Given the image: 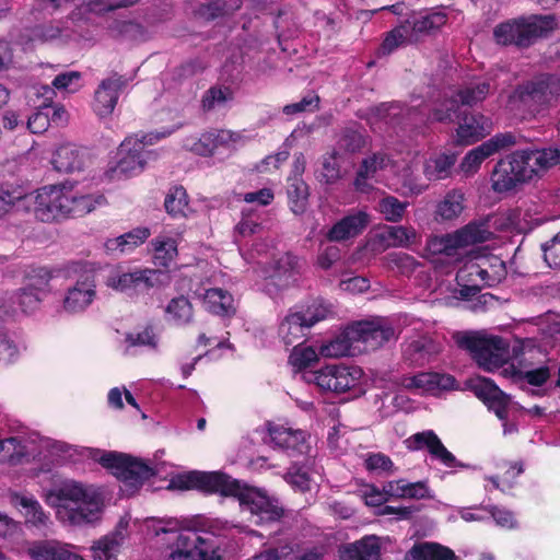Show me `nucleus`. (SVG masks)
<instances>
[{
    "label": "nucleus",
    "mask_w": 560,
    "mask_h": 560,
    "mask_svg": "<svg viewBox=\"0 0 560 560\" xmlns=\"http://www.w3.org/2000/svg\"><path fill=\"white\" fill-rule=\"evenodd\" d=\"M515 168L516 167L511 155L506 159L500 160L495 164L491 174L492 188L494 191H509L521 183Z\"/></svg>",
    "instance_id": "nucleus-33"
},
{
    "label": "nucleus",
    "mask_w": 560,
    "mask_h": 560,
    "mask_svg": "<svg viewBox=\"0 0 560 560\" xmlns=\"http://www.w3.org/2000/svg\"><path fill=\"white\" fill-rule=\"evenodd\" d=\"M124 536L121 532L115 530L104 536L92 546L93 560H117Z\"/></svg>",
    "instance_id": "nucleus-40"
},
{
    "label": "nucleus",
    "mask_w": 560,
    "mask_h": 560,
    "mask_svg": "<svg viewBox=\"0 0 560 560\" xmlns=\"http://www.w3.org/2000/svg\"><path fill=\"white\" fill-rule=\"evenodd\" d=\"M269 435L275 446L303 454L307 451L306 433L283 425L269 427Z\"/></svg>",
    "instance_id": "nucleus-29"
},
{
    "label": "nucleus",
    "mask_w": 560,
    "mask_h": 560,
    "mask_svg": "<svg viewBox=\"0 0 560 560\" xmlns=\"http://www.w3.org/2000/svg\"><path fill=\"white\" fill-rule=\"evenodd\" d=\"M457 122L456 136L460 144L475 143L489 135L492 129V122L488 117L468 108H462Z\"/></svg>",
    "instance_id": "nucleus-17"
},
{
    "label": "nucleus",
    "mask_w": 560,
    "mask_h": 560,
    "mask_svg": "<svg viewBox=\"0 0 560 560\" xmlns=\"http://www.w3.org/2000/svg\"><path fill=\"white\" fill-rule=\"evenodd\" d=\"M124 536L121 532L115 530L104 536L92 546L93 560H117Z\"/></svg>",
    "instance_id": "nucleus-39"
},
{
    "label": "nucleus",
    "mask_w": 560,
    "mask_h": 560,
    "mask_svg": "<svg viewBox=\"0 0 560 560\" xmlns=\"http://www.w3.org/2000/svg\"><path fill=\"white\" fill-rule=\"evenodd\" d=\"M153 264L160 268H170L178 255L177 242L170 236H156L151 241Z\"/></svg>",
    "instance_id": "nucleus-36"
},
{
    "label": "nucleus",
    "mask_w": 560,
    "mask_h": 560,
    "mask_svg": "<svg viewBox=\"0 0 560 560\" xmlns=\"http://www.w3.org/2000/svg\"><path fill=\"white\" fill-rule=\"evenodd\" d=\"M341 155L338 154V151H331L323 155L320 170L318 171L317 178L322 184L332 185L336 184L339 179H341V167L338 163V159Z\"/></svg>",
    "instance_id": "nucleus-45"
},
{
    "label": "nucleus",
    "mask_w": 560,
    "mask_h": 560,
    "mask_svg": "<svg viewBox=\"0 0 560 560\" xmlns=\"http://www.w3.org/2000/svg\"><path fill=\"white\" fill-rule=\"evenodd\" d=\"M18 438L0 440V462L16 464L24 455Z\"/></svg>",
    "instance_id": "nucleus-58"
},
{
    "label": "nucleus",
    "mask_w": 560,
    "mask_h": 560,
    "mask_svg": "<svg viewBox=\"0 0 560 560\" xmlns=\"http://www.w3.org/2000/svg\"><path fill=\"white\" fill-rule=\"evenodd\" d=\"M338 552L341 560H382L381 538L365 535L353 542L341 545Z\"/></svg>",
    "instance_id": "nucleus-22"
},
{
    "label": "nucleus",
    "mask_w": 560,
    "mask_h": 560,
    "mask_svg": "<svg viewBox=\"0 0 560 560\" xmlns=\"http://www.w3.org/2000/svg\"><path fill=\"white\" fill-rule=\"evenodd\" d=\"M310 326L306 324L302 313H290L284 317L279 326V336L283 343L294 346L295 343H303Z\"/></svg>",
    "instance_id": "nucleus-31"
},
{
    "label": "nucleus",
    "mask_w": 560,
    "mask_h": 560,
    "mask_svg": "<svg viewBox=\"0 0 560 560\" xmlns=\"http://www.w3.org/2000/svg\"><path fill=\"white\" fill-rule=\"evenodd\" d=\"M164 208L173 219L186 218L189 211V198L183 186H174L166 194Z\"/></svg>",
    "instance_id": "nucleus-42"
},
{
    "label": "nucleus",
    "mask_w": 560,
    "mask_h": 560,
    "mask_svg": "<svg viewBox=\"0 0 560 560\" xmlns=\"http://www.w3.org/2000/svg\"><path fill=\"white\" fill-rule=\"evenodd\" d=\"M167 560H221V555L212 534L184 529L178 533L175 549Z\"/></svg>",
    "instance_id": "nucleus-9"
},
{
    "label": "nucleus",
    "mask_w": 560,
    "mask_h": 560,
    "mask_svg": "<svg viewBox=\"0 0 560 560\" xmlns=\"http://www.w3.org/2000/svg\"><path fill=\"white\" fill-rule=\"evenodd\" d=\"M350 334L355 343L364 345L365 350H376L394 338L395 330L380 320H361L350 325Z\"/></svg>",
    "instance_id": "nucleus-18"
},
{
    "label": "nucleus",
    "mask_w": 560,
    "mask_h": 560,
    "mask_svg": "<svg viewBox=\"0 0 560 560\" xmlns=\"http://www.w3.org/2000/svg\"><path fill=\"white\" fill-rule=\"evenodd\" d=\"M518 138V136L510 131L494 135L465 154L460 163L462 171L465 173H476L486 159L502 149L517 144Z\"/></svg>",
    "instance_id": "nucleus-15"
},
{
    "label": "nucleus",
    "mask_w": 560,
    "mask_h": 560,
    "mask_svg": "<svg viewBox=\"0 0 560 560\" xmlns=\"http://www.w3.org/2000/svg\"><path fill=\"white\" fill-rule=\"evenodd\" d=\"M52 279V272L46 267H32L30 268L23 279V285L34 290L46 296L50 291V280Z\"/></svg>",
    "instance_id": "nucleus-44"
},
{
    "label": "nucleus",
    "mask_w": 560,
    "mask_h": 560,
    "mask_svg": "<svg viewBox=\"0 0 560 560\" xmlns=\"http://www.w3.org/2000/svg\"><path fill=\"white\" fill-rule=\"evenodd\" d=\"M234 299L231 293L220 288L208 289L203 303L206 308L215 315L232 316L235 314Z\"/></svg>",
    "instance_id": "nucleus-35"
},
{
    "label": "nucleus",
    "mask_w": 560,
    "mask_h": 560,
    "mask_svg": "<svg viewBox=\"0 0 560 560\" xmlns=\"http://www.w3.org/2000/svg\"><path fill=\"white\" fill-rule=\"evenodd\" d=\"M18 357L16 343L7 334L0 331V368L14 363Z\"/></svg>",
    "instance_id": "nucleus-62"
},
{
    "label": "nucleus",
    "mask_w": 560,
    "mask_h": 560,
    "mask_svg": "<svg viewBox=\"0 0 560 560\" xmlns=\"http://www.w3.org/2000/svg\"><path fill=\"white\" fill-rule=\"evenodd\" d=\"M447 22V15L443 12H433L416 19L412 22V31L419 34H430L440 30Z\"/></svg>",
    "instance_id": "nucleus-54"
},
{
    "label": "nucleus",
    "mask_w": 560,
    "mask_h": 560,
    "mask_svg": "<svg viewBox=\"0 0 560 560\" xmlns=\"http://www.w3.org/2000/svg\"><path fill=\"white\" fill-rule=\"evenodd\" d=\"M399 384L408 390H447L454 388L456 378L450 374H442L438 372H420L415 375L401 376Z\"/></svg>",
    "instance_id": "nucleus-25"
},
{
    "label": "nucleus",
    "mask_w": 560,
    "mask_h": 560,
    "mask_svg": "<svg viewBox=\"0 0 560 560\" xmlns=\"http://www.w3.org/2000/svg\"><path fill=\"white\" fill-rule=\"evenodd\" d=\"M171 486L178 490L196 489L205 493H219L222 497H234L243 511H248L256 525L273 523L283 516V509L261 491L242 486L222 471H189L171 480Z\"/></svg>",
    "instance_id": "nucleus-1"
},
{
    "label": "nucleus",
    "mask_w": 560,
    "mask_h": 560,
    "mask_svg": "<svg viewBox=\"0 0 560 560\" xmlns=\"http://www.w3.org/2000/svg\"><path fill=\"white\" fill-rule=\"evenodd\" d=\"M320 97L314 91L308 92L296 103L287 104L282 107V113L287 116H293L300 113H314L319 109Z\"/></svg>",
    "instance_id": "nucleus-56"
},
{
    "label": "nucleus",
    "mask_w": 560,
    "mask_h": 560,
    "mask_svg": "<svg viewBox=\"0 0 560 560\" xmlns=\"http://www.w3.org/2000/svg\"><path fill=\"white\" fill-rule=\"evenodd\" d=\"M44 296L38 292L31 290L23 285L18 291H15L11 300L14 304H18L22 312L30 313L34 312L39 307Z\"/></svg>",
    "instance_id": "nucleus-52"
},
{
    "label": "nucleus",
    "mask_w": 560,
    "mask_h": 560,
    "mask_svg": "<svg viewBox=\"0 0 560 560\" xmlns=\"http://www.w3.org/2000/svg\"><path fill=\"white\" fill-rule=\"evenodd\" d=\"M463 201V194L458 191L448 192L438 205L436 217H440L443 221L457 218L464 209Z\"/></svg>",
    "instance_id": "nucleus-48"
},
{
    "label": "nucleus",
    "mask_w": 560,
    "mask_h": 560,
    "mask_svg": "<svg viewBox=\"0 0 560 560\" xmlns=\"http://www.w3.org/2000/svg\"><path fill=\"white\" fill-rule=\"evenodd\" d=\"M94 490H88L79 483L66 485L58 489L57 498L59 501H65L63 504H75L77 502L84 499Z\"/></svg>",
    "instance_id": "nucleus-60"
},
{
    "label": "nucleus",
    "mask_w": 560,
    "mask_h": 560,
    "mask_svg": "<svg viewBox=\"0 0 560 560\" xmlns=\"http://www.w3.org/2000/svg\"><path fill=\"white\" fill-rule=\"evenodd\" d=\"M560 77L553 73H538L518 83L513 98L530 114H539L558 102Z\"/></svg>",
    "instance_id": "nucleus-5"
},
{
    "label": "nucleus",
    "mask_w": 560,
    "mask_h": 560,
    "mask_svg": "<svg viewBox=\"0 0 560 560\" xmlns=\"http://www.w3.org/2000/svg\"><path fill=\"white\" fill-rule=\"evenodd\" d=\"M105 202L102 195H80L68 183L44 186L35 198V217L42 222L81 218Z\"/></svg>",
    "instance_id": "nucleus-2"
},
{
    "label": "nucleus",
    "mask_w": 560,
    "mask_h": 560,
    "mask_svg": "<svg viewBox=\"0 0 560 560\" xmlns=\"http://www.w3.org/2000/svg\"><path fill=\"white\" fill-rule=\"evenodd\" d=\"M148 136L142 139L128 137L118 148L117 161L115 165L109 166L105 176L109 180H121L141 173L153 155V151L145 149Z\"/></svg>",
    "instance_id": "nucleus-7"
},
{
    "label": "nucleus",
    "mask_w": 560,
    "mask_h": 560,
    "mask_svg": "<svg viewBox=\"0 0 560 560\" xmlns=\"http://www.w3.org/2000/svg\"><path fill=\"white\" fill-rule=\"evenodd\" d=\"M51 163L59 173L81 171L84 166V153L74 144H63L56 150Z\"/></svg>",
    "instance_id": "nucleus-32"
},
{
    "label": "nucleus",
    "mask_w": 560,
    "mask_h": 560,
    "mask_svg": "<svg viewBox=\"0 0 560 560\" xmlns=\"http://www.w3.org/2000/svg\"><path fill=\"white\" fill-rule=\"evenodd\" d=\"M456 163L454 153H441L429 158L423 166V174L429 180L445 179L451 175L452 168Z\"/></svg>",
    "instance_id": "nucleus-37"
},
{
    "label": "nucleus",
    "mask_w": 560,
    "mask_h": 560,
    "mask_svg": "<svg viewBox=\"0 0 560 560\" xmlns=\"http://www.w3.org/2000/svg\"><path fill=\"white\" fill-rule=\"evenodd\" d=\"M128 80L118 73L104 79L94 93L92 104L94 113L100 117L109 116L118 102L119 94L126 88Z\"/></svg>",
    "instance_id": "nucleus-19"
},
{
    "label": "nucleus",
    "mask_w": 560,
    "mask_h": 560,
    "mask_svg": "<svg viewBox=\"0 0 560 560\" xmlns=\"http://www.w3.org/2000/svg\"><path fill=\"white\" fill-rule=\"evenodd\" d=\"M370 215L364 211L349 213L338 220L326 233L330 242H342L360 235L369 225Z\"/></svg>",
    "instance_id": "nucleus-23"
},
{
    "label": "nucleus",
    "mask_w": 560,
    "mask_h": 560,
    "mask_svg": "<svg viewBox=\"0 0 560 560\" xmlns=\"http://www.w3.org/2000/svg\"><path fill=\"white\" fill-rule=\"evenodd\" d=\"M233 100V91L229 86H211L202 96V107L205 110H211L217 105L224 104Z\"/></svg>",
    "instance_id": "nucleus-57"
},
{
    "label": "nucleus",
    "mask_w": 560,
    "mask_h": 560,
    "mask_svg": "<svg viewBox=\"0 0 560 560\" xmlns=\"http://www.w3.org/2000/svg\"><path fill=\"white\" fill-rule=\"evenodd\" d=\"M515 170L521 183L530 180L541 171L560 163V151L558 149H525L517 150L511 154Z\"/></svg>",
    "instance_id": "nucleus-11"
},
{
    "label": "nucleus",
    "mask_w": 560,
    "mask_h": 560,
    "mask_svg": "<svg viewBox=\"0 0 560 560\" xmlns=\"http://www.w3.org/2000/svg\"><path fill=\"white\" fill-rule=\"evenodd\" d=\"M301 313L310 328L322 320L336 316L334 304L322 298L312 300Z\"/></svg>",
    "instance_id": "nucleus-43"
},
{
    "label": "nucleus",
    "mask_w": 560,
    "mask_h": 560,
    "mask_svg": "<svg viewBox=\"0 0 560 560\" xmlns=\"http://www.w3.org/2000/svg\"><path fill=\"white\" fill-rule=\"evenodd\" d=\"M368 142L369 136L364 127L358 121H351L339 130L334 151H338L339 155L359 154Z\"/></svg>",
    "instance_id": "nucleus-24"
},
{
    "label": "nucleus",
    "mask_w": 560,
    "mask_h": 560,
    "mask_svg": "<svg viewBox=\"0 0 560 560\" xmlns=\"http://www.w3.org/2000/svg\"><path fill=\"white\" fill-rule=\"evenodd\" d=\"M545 262L555 269H560V231L541 245Z\"/></svg>",
    "instance_id": "nucleus-63"
},
{
    "label": "nucleus",
    "mask_w": 560,
    "mask_h": 560,
    "mask_svg": "<svg viewBox=\"0 0 560 560\" xmlns=\"http://www.w3.org/2000/svg\"><path fill=\"white\" fill-rule=\"evenodd\" d=\"M454 339L458 348L467 350L474 361L487 372L500 369L509 360L510 346L502 337L465 331L457 332Z\"/></svg>",
    "instance_id": "nucleus-4"
},
{
    "label": "nucleus",
    "mask_w": 560,
    "mask_h": 560,
    "mask_svg": "<svg viewBox=\"0 0 560 560\" xmlns=\"http://www.w3.org/2000/svg\"><path fill=\"white\" fill-rule=\"evenodd\" d=\"M489 89L490 84L488 82H479L472 86L460 89L455 98L458 101L460 108L463 106L471 107L486 98Z\"/></svg>",
    "instance_id": "nucleus-50"
},
{
    "label": "nucleus",
    "mask_w": 560,
    "mask_h": 560,
    "mask_svg": "<svg viewBox=\"0 0 560 560\" xmlns=\"http://www.w3.org/2000/svg\"><path fill=\"white\" fill-rule=\"evenodd\" d=\"M491 232L483 223L470 222L451 234L432 235L427 240L425 250L431 255L453 257L459 248L483 243L490 238Z\"/></svg>",
    "instance_id": "nucleus-8"
},
{
    "label": "nucleus",
    "mask_w": 560,
    "mask_h": 560,
    "mask_svg": "<svg viewBox=\"0 0 560 560\" xmlns=\"http://www.w3.org/2000/svg\"><path fill=\"white\" fill-rule=\"evenodd\" d=\"M32 560H84L57 540H35L26 550Z\"/></svg>",
    "instance_id": "nucleus-27"
},
{
    "label": "nucleus",
    "mask_w": 560,
    "mask_h": 560,
    "mask_svg": "<svg viewBox=\"0 0 560 560\" xmlns=\"http://www.w3.org/2000/svg\"><path fill=\"white\" fill-rule=\"evenodd\" d=\"M16 503L25 509V520L34 526H46L49 517L33 497H16Z\"/></svg>",
    "instance_id": "nucleus-47"
},
{
    "label": "nucleus",
    "mask_w": 560,
    "mask_h": 560,
    "mask_svg": "<svg viewBox=\"0 0 560 560\" xmlns=\"http://www.w3.org/2000/svg\"><path fill=\"white\" fill-rule=\"evenodd\" d=\"M284 478L294 489L301 492H305L311 489V478L304 467L296 465L291 466Z\"/></svg>",
    "instance_id": "nucleus-59"
},
{
    "label": "nucleus",
    "mask_w": 560,
    "mask_h": 560,
    "mask_svg": "<svg viewBox=\"0 0 560 560\" xmlns=\"http://www.w3.org/2000/svg\"><path fill=\"white\" fill-rule=\"evenodd\" d=\"M158 340V335L152 324L145 325L141 330L128 332L126 335V342L130 347H148L150 349H156Z\"/></svg>",
    "instance_id": "nucleus-55"
},
{
    "label": "nucleus",
    "mask_w": 560,
    "mask_h": 560,
    "mask_svg": "<svg viewBox=\"0 0 560 560\" xmlns=\"http://www.w3.org/2000/svg\"><path fill=\"white\" fill-rule=\"evenodd\" d=\"M408 202H402L394 196H386L378 201V211L388 222H399L406 212Z\"/></svg>",
    "instance_id": "nucleus-51"
},
{
    "label": "nucleus",
    "mask_w": 560,
    "mask_h": 560,
    "mask_svg": "<svg viewBox=\"0 0 560 560\" xmlns=\"http://www.w3.org/2000/svg\"><path fill=\"white\" fill-rule=\"evenodd\" d=\"M102 506L103 498L101 493L93 491L73 505L60 504L61 510L59 513H63V516L67 517L72 525H84L100 518Z\"/></svg>",
    "instance_id": "nucleus-20"
},
{
    "label": "nucleus",
    "mask_w": 560,
    "mask_h": 560,
    "mask_svg": "<svg viewBox=\"0 0 560 560\" xmlns=\"http://www.w3.org/2000/svg\"><path fill=\"white\" fill-rule=\"evenodd\" d=\"M405 560H459L450 547L433 541L416 542L405 555Z\"/></svg>",
    "instance_id": "nucleus-30"
},
{
    "label": "nucleus",
    "mask_w": 560,
    "mask_h": 560,
    "mask_svg": "<svg viewBox=\"0 0 560 560\" xmlns=\"http://www.w3.org/2000/svg\"><path fill=\"white\" fill-rule=\"evenodd\" d=\"M407 28L405 26H397L386 34L381 50L384 55L392 54L395 49L406 43Z\"/></svg>",
    "instance_id": "nucleus-64"
},
{
    "label": "nucleus",
    "mask_w": 560,
    "mask_h": 560,
    "mask_svg": "<svg viewBox=\"0 0 560 560\" xmlns=\"http://www.w3.org/2000/svg\"><path fill=\"white\" fill-rule=\"evenodd\" d=\"M228 131H207L200 137H187L183 140V148L200 156H211L217 148L230 139Z\"/></svg>",
    "instance_id": "nucleus-28"
},
{
    "label": "nucleus",
    "mask_w": 560,
    "mask_h": 560,
    "mask_svg": "<svg viewBox=\"0 0 560 560\" xmlns=\"http://www.w3.org/2000/svg\"><path fill=\"white\" fill-rule=\"evenodd\" d=\"M151 235L149 228L138 226L131 231L105 242V248L108 253L119 252L121 254L132 252L142 245Z\"/></svg>",
    "instance_id": "nucleus-34"
},
{
    "label": "nucleus",
    "mask_w": 560,
    "mask_h": 560,
    "mask_svg": "<svg viewBox=\"0 0 560 560\" xmlns=\"http://www.w3.org/2000/svg\"><path fill=\"white\" fill-rule=\"evenodd\" d=\"M406 447L411 452L427 450L430 456L446 467L458 466L457 459L451 453L433 430H424L410 435L406 441Z\"/></svg>",
    "instance_id": "nucleus-16"
},
{
    "label": "nucleus",
    "mask_w": 560,
    "mask_h": 560,
    "mask_svg": "<svg viewBox=\"0 0 560 560\" xmlns=\"http://www.w3.org/2000/svg\"><path fill=\"white\" fill-rule=\"evenodd\" d=\"M98 463L104 468L109 469L125 485L136 489L155 475V470L151 466L124 453L105 452Z\"/></svg>",
    "instance_id": "nucleus-10"
},
{
    "label": "nucleus",
    "mask_w": 560,
    "mask_h": 560,
    "mask_svg": "<svg viewBox=\"0 0 560 560\" xmlns=\"http://www.w3.org/2000/svg\"><path fill=\"white\" fill-rule=\"evenodd\" d=\"M288 201L294 214H302L308 206V185L301 177L290 178L287 188Z\"/></svg>",
    "instance_id": "nucleus-41"
},
{
    "label": "nucleus",
    "mask_w": 560,
    "mask_h": 560,
    "mask_svg": "<svg viewBox=\"0 0 560 560\" xmlns=\"http://www.w3.org/2000/svg\"><path fill=\"white\" fill-rule=\"evenodd\" d=\"M166 313L178 326L190 323L194 315L192 305L184 295L172 299L166 306Z\"/></svg>",
    "instance_id": "nucleus-46"
},
{
    "label": "nucleus",
    "mask_w": 560,
    "mask_h": 560,
    "mask_svg": "<svg viewBox=\"0 0 560 560\" xmlns=\"http://www.w3.org/2000/svg\"><path fill=\"white\" fill-rule=\"evenodd\" d=\"M354 343V336L350 334V325H348L339 335L322 345L320 354L326 358L352 355V347Z\"/></svg>",
    "instance_id": "nucleus-38"
},
{
    "label": "nucleus",
    "mask_w": 560,
    "mask_h": 560,
    "mask_svg": "<svg viewBox=\"0 0 560 560\" xmlns=\"http://www.w3.org/2000/svg\"><path fill=\"white\" fill-rule=\"evenodd\" d=\"M305 261L292 254L285 253L276 261L272 275L273 283L279 289H285L294 285L301 276Z\"/></svg>",
    "instance_id": "nucleus-26"
},
{
    "label": "nucleus",
    "mask_w": 560,
    "mask_h": 560,
    "mask_svg": "<svg viewBox=\"0 0 560 560\" xmlns=\"http://www.w3.org/2000/svg\"><path fill=\"white\" fill-rule=\"evenodd\" d=\"M161 271L154 269H139L132 271H121L119 269L112 271L105 281V284L129 295L140 292H148L159 283Z\"/></svg>",
    "instance_id": "nucleus-13"
},
{
    "label": "nucleus",
    "mask_w": 560,
    "mask_h": 560,
    "mask_svg": "<svg viewBox=\"0 0 560 560\" xmlns=\"http://www.w3.org/2000/svg\"><path fill=\"white\" fill-rule=\"evenodd\" d=\"M553 14H532L509 19L494 26L492 36L497 45L528 48L538 38L547 37L557 28Z\"/></svg>",
    "instance_id": "nucleus-3"
},
{
    "label": "nucleus",
    "mask_w": 560,
    "mask_h": 560,
    "mask_svg": "<svg viewBox=\"0 0 560 560\" xmlns=\"http://www.w3.org/2000/svg\"><path fill=\"white\" fill-rule=\"evenodd\" d=\"M303 343H296L293 346V350L289 355V363L296 369L302 371L310 368L314 362H317L318 357L313 347H301Z\"/></svg>",
    "instance_id": "nucleus-53"
},
{
    "label": "nucleus",
    "mask_w": 560,
    "mask_h": 560,
    "mask_svg": "<svg viewBox=\"0 0 560 560\" xmlns=\"http://www.w3.org/2000/svg\"><path fill=\"white\" fill-rule=\"evenodd\" d=\"M506 273L505 265L503 261L495 259L491 264L488 259L479 262H467L464 269L460 270L459 276L467 278L470 282L479 280L480 285L493 287L499 283Z\"/></svg>",
    "instance_id": "nucleus-21"
},
{
    "label": "nucleus",
    "mask_w": 560,
    "mask_h": 560,
    "mask_svg": "<svg viewBox=\"0 0 560 560\" xmlns=\"http://www.w3.org/2000/svg\"><path fill=\"white\" fill-rule=\"evenodd\" d=\"M433 352V342L431 340L417 339L408 345L405 355L412 363L423 365L430 361Z\"/></svg>",
    "instance_id": "nucleus-49"
},
{
    "label": "nucleus",
    "mask_w": 560,
    "mask_h": 560,
    "mask_svg": "<svg viewBox=\"0 0 560 560\" xmlns=\"http://www.w3.org/2000/svg\"><path fill=\"white\" fill-rule=\"evenodd\" d=\"M96 265L86 260L69 261L66 266L68 275L79 278L72 288H69L63 299V308L68 313L83 312L92 304L96 296L95 283Z\"/></svg>",
    "instance_id": "nucleus-6"
},
{
    "label": "nucleus",
    "mask_w": 560,
    "mask_h": 560,
    "mask_svg": "<svg viewBox=\"0 0 560 560\" xmlns=\"http://www.w3.org/2000/svg\"><path fill=\"white\" fill-rule=\"evenodd\" d=\"M468 387L488 410L494 412L499 420H508L511 396L503 392L493 380L478 376L469 381Z\"/></svg>",
    "instance_id": "nucleus-14"
},
{
    "label": "nucleus",
    "mask_w": 560,
    "mask_h": 560,
    "mask_svg": "<svg viewBox=\"0 0 560 560\" xmlns=\"http://www.w3.org/2000/svg\"><path fill=\"white\" fill-rule=\"evenodd\" d=\"M361 371L343 364H327L311 373L310 382L315 383L322 390L341 394L353 388Z\"/></svg>",
    "instance_id": "nucleus-12"
},
{
    "label": "nucleus",
    "mask_w": 560,
    "mask_h": 560,
    "mask_svg": "<svg viewBox=\"0 0 560 560\" xmlns=\"http://www.w3.org/2000/svg\"><path fill=\"white\" fill-rule=\"evenodd\" d=\"M462 110L456 98L446 100L440 107L432 112L434 120L440 122H451L457 120L458 113Z\"/></svg>",
    "instance_id": "nucleus-61"
}]
</instances>
